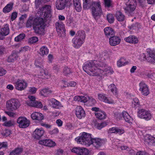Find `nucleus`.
<instances>
[{"label":"nucleus","instance_id":"f257e3e1","mask_svg":"<svg viewBox=\"0 0 155 155\" xmlns=\"http://www.w3.org/2000/svg\"><path fill=\"white\" fill-rule=\"evenodd\" d=\"M95 61H87L84 64L83 68L84 70L90 75L97 76L100 75L101 73L99 69H96L95 65Z\"/></svg>","mask_w":155,"mask_h":155},{"label":"nucleus","instance_id":"f03ea898","mask_svg":"<svg viewBox=\"0 0 155 155\" xmlns=\"http://www.w3.org/2000/svg\"><path fill=\"white\" fill-rule=\"evenodd\" d=\"M43 18L41 17L35 18L33 21V29L35 32L42 35L44 34V21Z\"/></svg>","mask_w":155,"mask_h":155},{"label":"nucleus","instance_id":"7ed1b4c3","mask_svg":"<svg viewBox=\"0 0 155 155\" xmlns=\"http://www.w3.org/2000/svg\"><path fill=\"white\" fill-rule=\"evenodd\" d=\"M75 140L78 143L89 146L92 144L93 139L91 138L90 134L83 132L78 138H76Z\"/></svg>","mask_w":155,"mask_h":155},{"label":"nucleus","instance_id":"20e7f679","mask_svg":"<svg viewBox=\"0 0 155 155\" xmlns=\"http://www.w3.org/2000/svg\"><path fill=\"white\" fill-rule=\"evenodd\" d=\"M38 13L41 15V17L45 19L51 16V9L50 5H45L39 8Z\"/></svg>","mask_w":155,"mask_h":155},{"label":"nucleus","instance_id":"39448f33","mask_svg":"<svg viewBox=\"0 0 155 155\" xmlns=\"http://www.w3.org/2000/svg\"><path fill=\"white\" fill-rule=\"evenodd\" d=\"M20 106L19 101L15 99H12L7 101L6 104V108L8 110L12 111L16 110Z\"/></svg>","mask_w":155,"mask_h":155},{"label":"nucleus","instance_id":"423d86ee","mask_svg":"<svg viewBox=\"0 0 155 155\" xmlns=\"http://www.w3.org/2000/svg\"><path fill=\"white\" fill-rule=\"evenodd\" d=\"M35 65L37 67L41 68L38 74V76L39 78L42 79H48L50 77V75L49 74L48 71L42 68L43 66L41 63L40 62L39 63L38 61H36L35 62Z\"/></svg>","mask_w":155,"mask_h":155},{"label":"nucleus","instance_id":"0eeeda50","mask_svg":"<svg viewBox=\"0 0 155 155\" xmlns=\"http://www.w3.org/2000/svg\"><path fill=\"white\" fill-rule=\"evenodd\" d=\"M92 6L91 7L92 15L96 19V17L100 16L102 12V9L99 2L94 3Z\"/></svg>","mask_w":155,"mask_h":155},{"label":"nucleus","instance_id":"6e6552de","mask_svg":"<svg viewBox=\"0 0 155 155\" xmlns=\"http://www.w3.org/2000/svg\"><path fill=\"white\" fill-rule=\"evenodd\" d=\"M135 0H129L126 3V6L124 8L126 13H130L133 12L136 8Z\"/></svg>","mask_w":155,"mask_h":155},{"label":"nucleus","instance_id":"1a4fd4ad","mask_svg":"<svg viewBox=\"0 0 155 155\" xmlns=\"http://www.w3.org/2000/svg\"><path fill=\"white\" fill-rule=\"evenodd\" d=\"M27 85V83L24 80L18 79L15 83V87L16 89L21 91L25 90Z\"/></svg>","mask_w":155,"mask_h":155},{"label":"nucleus","instance_id":"9d476101","mask_svg":"<svg viewBox=\"0 0 155 155\" xmlns=\"http://www.w3.org/2000/svg\"><path fill=\"white\" fill-rule=\"evenodd\" d=\"M17 122L18 124L19 127L21 128H25L29 126L30 122L25 117H19L17 119Z\"/></svg>","mask_w":155,"mask_h":155},{"label":"nucleus","instance_id":"9b49d317","mask_svg":"<svg viewBox=\"0 0 155 155\" xmlns=\"http://www.w3.org/2000/svg\"><path fill=\"white\" fill-rule=\"evenodd\" d=\"M72 152L76 153L77 155H88L89 154L88 150L85 148H82L80 147H76L73 148L71 150Z\"/></svg>","mask_w":155,"mask_h":155},{"label":"nucleus","instance_id":"f8f14e48","mask_svg":"<svg viewBox=\"0 0 155 155\" xmlns=\"http://www.w3.org/2000/svg\"><path fill=\"white\" fill-rule=\"evenodd\" d=\"M139 90L142 94L145 96L148 95L150 92L147 85L143 82H141L139 84Z\"/></svg>","mask_w":155,"mask_h":155},{"label":"nucleus","instance_id":"ddd939ff","mask_svg":"<svg viewBox=\"0 0 155 155\" xmlns=\"http://www.w3.org/2000/svg\"><path fill=\"white\" fill-rule=\"evenodd\" d=\"M70 2L69 0H57L55 3L56 8L58 10H62Z\"/></svg>","mask_w":155,"mask_h":155},{"label":"nucleus","instance_id":"4468645a","mask_svg":"<svg viewBox=\"0 0 155 155\" xmlns=\"http://www.w3.org/2000/svg\"><path fill=\"white\" fill-rule=\"evenodd\" d=\"M39 143L42 145L49 147H53L56 145V143L50 139L42 140L39 141Z\"/></svg>","mask_w":155,"mask_h":155},{"label":"nucleus","instance_id":"2eb2a0df","mask_svg":"<svg viewBox=\"0 0 155 155\" xmlns=\"http://www.w3.org/2000/svg\"><path fill=\"white\" fill-rule=\"evenodd\" d=\"M98 99L101 101L109 104L114 103V101L111 99L106 96L105 94H98Z\"/></svg>","mask_w":155,"mask_h":155},{"label":"nucleus","instance_id":"dca6fc26","mask_svg":"<svg viewBox=\"0 0 155 155\" xmlns=\"http://www.w3.org/2000/svg\"><path fill=\"white\" fill-rule=\"evenodd\" d=\"M76 115L79 119H81L85 116V113L84 109L80 106H78L75 109Z\"/></svg>","mask_w":155,"mask_h":155},{"label":"nucleus","instance_id":"f3484780","mask_svg":"<svg viewBox=\"0 0 155 155\" xmlns=\"http://www.w3.org/2000/svg\"><path fill=\"white\" fill-rule=\"evenodd\" d=\"M109 44L112 46H115L119 45L120 42V39L118 37L113 36L109 38Z\"/></svg>","mask_w":155,"mask_h":155},{"label":"nucleus","instance_id":"a211bd4d","mask_svg":"<svg viewBox=\"0 0 155 155\" xmlns=\"http://www.w3.org/2000/svg\"><path fill=\"white\" fill-rule=\"evenodd\" d=\"M45 133L44 130L41 128H37L33 133L34 138L39 139Z\"/></svg>","mask_w":155,"mask_h":155},{"label":"nucleus","instance_id":"6ab92c4d","mask_svg":"<svg viewBox=\"0 0 155 155\" xmlns=\"http://www.w3.org/2000/svg\"><path fill=\"white\" fill-rule=\"evenodd\" d=\"M31 117L33 120H37L39 121H41L44 118V116L41 113L36 112L31 114Z\"/></svg>","mask_w":155,"mask_h":155},{"label":"nucleus","instance_id":"aec40b11","mask_svg":"<svg viewBox=\"0 0 155 155\" xmlns=\"http://www.w3.org/2000/svg\"><path fill=\"white\" fill-rule=\"evenodd\" d=\"M144 142L146 144L152 146L153 145L154 137L151 135H147L144 138Z\"/></svg>","mask_w":155,"mask_h":155},{"label":"nucleus","instance_id":"412c9836","mask_svg":"<svg viewBox=\"0 0 155 155\" xmlns=\"http://www.w3.org/2000/svg\"><path fill=\"white\" fill-rule=\"evenodd\" d=\"M105 35L108 38L114 36V30L110 27H107L104 30Z\"/></svg>","mask_w":155,"mask_h":155},{"label":"nucleus","instance_id":"4be33fe9","mask_svg":"<svg viewBox=\"0 0 155 155\" xmlns=\"http://www.w3.org/2000/svg\"><path fill=\"white\" fill-rule=\"evenodd\" d=\"M147 61L153 64H155V53L150 51L149 53V56L146 58Z\"/></svg>","mask_w":155,"mask_h":155},{"label":"nucleus","instance_id":"5701e85b","mask_svg":"<svg viewBox=\"0 0 155 155\" xmlns=\"http://www.w3.org/2000/svg\"><path fill=\"white\" fill-rule=\"evenodd\" d=\"M84 40L80 38L75 37L72 40V42L74 44V47L76 48H78L81 46Z\"/></svg>","mask_w":155,"mask_h":155},{"label":"nucleus","instance_id":"b1692460","mask_svg":"<svg viewBox=\"0 0 155 155\" xmlns=\"http://www.w3.org/2000/svg\"><path fill=\"white\" fill-rule=\"evenodd\" d=\"M124 40L127 42L134 44L137 43L138 41L137 38L133 35L126 38Z\"/></svg>","mask_w":155,"mask_h":155},{"label":"nucleus","instance_id":"393cba45","mask_svg":"<svg viewBox=\"0 0 155 155\" xmlns=\"http://www.w3.org/2000/svg\"><path fill=\"white\" fill-rule=\"evenodd\" d=\"M52 91L50 88H46L41 90L40 94L41 95L45 97H46L52 94Z\"/></svg>","mask_w":155,"mask_h":155},{"label":"nucleus","instance_id":"a878e982","mask_svg":"<svg viewBox=\"0 0 155 155\" xmlns=\"http://www.w3.org/2000/svg\"><path fill=\"white\" fill-rule=\"evenodd\" d=\"M117 19L119 21H123L125 19V16L120 11H117L115 14Z\"/></svg>","mask_w":155,"mask_h":155},{"label":"nucleus","instance_id":"bb28decb","mask_svg":"<svg viewBox=\"0 0 155 155\" xmlns=\"http://www.w3.org/2000/svg\"><path fill=\"white\" fill-rule=\"evenodd\" d=\"M83 7L84 9H87L92 6L93 4L96 2H91L90 0H83Z\"/></svg>","mask_w":155,"mask_h":155},{"label":"nucleus","instance_id":"cd10ccee","mask_svg":"<svg viewBox=\"0 0 155 155\" xmlns=\"http://www.w3.org/2000/svg\"><path fill=\"white\" fill-rule=\"evenodd\" d=\"M99 70L101 71L99 72V73H101L100 75L97 76H101L103 74V73L104 72H105L107 73H112L113 72V71L111 69V68L108 66L107 65L106 66V68H104L103 69H99Z\"/></svg>","mask_w":155,"mask_h":155},{"label":"nucleus","instance_id":"c85d7f7f","mask_svg":"<svg viewBox=\"0 0 155 155\" xmlns=\"http://www.w3.org/2000/svg\"><path fill=\"white\" fill-rule=\"evenodd\" d=\"M103 143L102 140L99 138L93 139L92 144L96 147H100Z\"/></svg>","mask_w":155,"mask_h":155},{"label":"nucleus","instance_id":"c756f323","mask_svg":"<svg viewBox=\"0 0 155 155\" xmlns=\"http://www.w3.org/2000/svg\"><path fill=\"white\" fill-rule=\"evenodd\" d=\"M96 61L95 62L96 69H103L106 67L107 65H106L105 63L100 61Z\"/></svg>","mask_w":155,"mask_h":155},{"label":"nucleus","instance_id":"7c9ffc66","mask_svg":"<svg viewBox=\"0 0 155 155\" xmlns=\"http://www.w3.org/2000/svg\"><path fill=\"white\" fill-rule=\"evenodd\" d=\"M98 56L100 58V60L104 61L107 59L108 58L109 55L106 51H103L99 53Z\"/></svg>","mask_w":155,"mask_h":155},{"label":"nucleus","instance_id":"2f4dec72","mask_svg":"<svg viewBox=\"0 0 155 155\" xmlns=\"http://www.w3.org/2000/svg\"><path fill=\"white\" fill-rule=\"evenodd\" d=\"M51 102L52 106L53 108H59L61 106V103L55 99H52L51 100Z\"/></svg>","mask_w":155,"mask_h":155},{"label":"nucleus","instance_id":"473e14b6","mask_svg":"<svg viewBox=\"0 0 155 155\" xmlns=\"http://www.w3.org/2000/svg\"><path fill=\"white\" fill-rule=\"evenodd\" d=\"M122 114L123 117L126 122L130 123L131 122L132 118L126 111H123Z\"/></svg>","mask_w":155,"mask_h":155},{"label":"nucleus","instance_id":"72a5a7b5","mask_svg":"<svg viewBox=\"0 0 155 155\" xmlns=\"http://www.w3.org/2000/svg\"><path fill=\"white\" fill-rule=\"evenodd\" d=\"M95 115L97 118L100 120L104 119L106 117V114L105 112L102 111H99L95 113Z\"/></svg>","mask_w":155,"mask_h":155},{"label":"nucleus","instance_id":"f704fd0d","mask_svg":"<svg viewBox=\"0 0 155 155\" xmlns=\"http://www.w3.org/2000/svg\"><path fill=\"white\" fill-rule=\"evenodd\" d=\"M13 3H10L9 4H7L3 9V12L5 13H8L12 9Z\"/></svg>","mask_w":155,"mask_h":155},{"label":"nucleus","instance_id":"c9c22d12","mask_svg":"<svg viewBox=\"0 0 155 155\" xmlns=\"http://www.w3.org/2000/svg\"><path fill=\"white\" fill-rule=\"evenodd\" d=\"M23 149L21 148H17L10 153L9 155H19L22 152Z\"/></svg>","mask_w":155,"mask_h":155},{"label":"nucleus","instance_id":"e433bc0d","mask_svg":"<svg viewBox=\"0 0 155 155\" xmlns=\"http://www.w3.org/2000/svg\"><path fill=\"white\" fill-rule=\"evenodd\" d=\"M55 27L57 31L65 28L64 24L61 22H58L55 23Z\"/></svg>","mask_w":155,"mask_h":155},{"label":"nucleus","instance_id":"4c0bfd02","mask_svg":"<svg viewBox=\"0 0 155 155\" xmlns=\"http://www.w3.org/2000/svg\"><path fill=\"white\" fill-rule=\"evenodd\" d=\"M1 31L4 34V35H7L9 32V26L8 24H6L4 28L1 29Z\"/></svg>","mask_w":155,"mask_h":155},{"label":"nucleus","instance_id":"58836bf2","mask_svg":"<svg viewBox=\"0 0 155 155\" xmlns=\"http://www.w3.org/2000/svg\"><path fill=\"white\" fill-rule=\"evenodd\" d=\"M76 35H77V36L76 37V38H80V39H81L82 40L84 41L85 37L84 32V31L82 30L79 31Z\"/></svg>","mask_w":155,"mask_h":155},{"label":"nucleus","instance_id":"ea45409f","mask_svg":"<svg viewBox=\"0 0 155 155\" xmlns=\"http://www.w3.org/2000/svg\"><path fill=\"white\" fill-rule=\"evenodd\" d=\"M49 50L45 46H42L40 49V54L42 55H47L48 53Z\"/></svg>","mask_w":155,"mask_h":155},{"label":"nucleus","instance_id":"a19ab883","mask_svg":"<svg viewBox=\"0 0 155 155\" xmlns=\"http://www.w3.org/2000/svg\"><path fill=\"white\" fill-rule=\"evenodd\" d=\"M128 63V61H126L125 59L123 58H120L117 62V65L118 66L121 67L122 66L127 64Z\"/></svg>","mask_w":155,"mask_h":155},{"label":"nucleus","instance_id":"79ce46f5","mask_svg":"<svg viewBox=\"0 0 155 155\" xmlns=\"http://www.w3.org/2000/svg\"><path fill=\"white\" fill-rule=\"evenodd\" d=\"M38 40V38L36 37H33L29 38L28 42L29 43L32 44L37 42Z\"/></svg>","mask_w":155,"mask_h":155},{"label":"nucleus","instance_id":"37998d69","mask_svg":"<svg viewBox=\"0 0 155 155\" xmlns=\"http://www.w3.org/2000/svg\"><path fill=\"white\" fill-rule=\"evenodd\" d=\"M147 111L143 109H141L139 110L138 112V117L141 118H143L145 114L147 113Z\"/></svg>","mask_w":155,"mask_h":155},{"label":"nucleus","instance_id":"c03bdc74","mask_svg":"<svg viewBox=\"0 0 155 155\" xmlns=\"http://www.w3.org/2000/svg\"><path fill=\"white\" fill-rule=\"evenodd\" d=\"M107 19L110 23H113L114 20V17L112 14H109L107 15Z\"/></svg>","mask_w":155,"mask_h":155},{"label":"nucleus","instance_id":"a18cd8bd","mask_svg":"<svg viewBox=\"0 0 155 155\" xmlns=\"http://www.w3.org/2000/svg\"><path fill=\"white\" fill-rule=\"evenodd\" d=\"M25 37V35L24 34L22 33L16 37L15 40V41L18 42L23 39Z\"/></svg>","mask_w":155,"mask_h":155},{"label":"nucleus","instance_id":"49530a36","mask_svg":"<svg viewBox=\"0 0 155 155\" xmlns=\"http://www.w3.org/2000/svg\"><path fill=\"white\" fill-rule=\"evenodd\" d=\"M16 54L15 53H13L10 55L8 59V61L9 62H13L16 59Z\"/></svg>","mask_w":155,"mask_h":155},{"label":"nucleus","instance_id":"de8ad7c7","mask_svg":"<svg viewBox=\"0 0 155 155\" xmlns=\"http://www.w3.org/2000/svg\"><path fill=\"white\" fill-rule=\"evenodd\" d=\"M15 123V122L13 120H10L5 122L3 124V125L6 127H10L14 125Z\"/></svg>","mask_w":155,"mask_h":155},{"label":"nucleus","instance_id":"09e8293b","mask_svg":"<svg viewBox=\"0 0 155 155\" xmlns=\"http://www.w3.org/2000/svg\"><path fill=\"white\" fill-rule=\"evenodd\" d=\"M58 36L61 38H63L65 36V29L64 28L59 31H57Z\"/></svg>","mask_w":155,"mask_h":155},{"label":"nucleus","instance_id":"8fccbe9b","mask_svg":"<svg viewBox=\"0 0 155 155\" xmlns=\"http://www.w3.org/2000/svg\"><path fill=\"white\" fill-rule=\"evenodd\" d=\"M71 71L70 69L68 67H65L63 70V73L64 74L66 75L68 74H70L71 73Z\"/></svg>","mask_w":155,"mask_h":155},{"label":"nucleus","instance_id":"3c124183","mask_svg":"<svg viewBox=\"0 0 155 155\" xmlns=\"http://www.w3.org/2000/svg\"><path fill=\"white\" fill-rule=\"evenodd\" d=\"M107 125V124L106 123L103 122L101 123H97L96 124V126L98 129L100 130L106 126Z\"/></svg>","mask_w":155,"mask_h":155},{"label":"nucleus","instance_id":"603ef678","mask_svg":"<svg viewBox=\"0 0 155 155\" xmlns=\"http://www.w3.org/2000/svg\"><path fill=\"white\" fill-rule=\"evenodd\" d=\"M106 7L108 8L112 7V1L111 0H104Z\"/></svg>","mask_w":155,"mask_h":155},{"label":"nucleus","instance_id":"864d4df0","mask_svg":"<svg viewBox=\"0 0 155 155\" xmlns=\"http://www.w3.org/2000/svg\"><path fill=\"white\" fill-rule=\"evenodd\" d=\"M110 86L111 88L110 89L111 91L113 93H114L115 94H117V89L115 85L114 84H111L110 85Z\"/></svg>","mask_w":155,"mask_h":155},{"label":"nucleus","instance_id":"5fc2aeb1","mask_svg":"<svg viewBox=\"0 0 155 155\" xmlns=\"http://www.w3.org/2000/svg\"><path fill=\"white\" fill-rule=\"evenodd\" d=\"M77 85V83L76 82L74 81H71V82L67 83L66 86H63V87H74Z\"/></svg>","mask_w":155,"mask_h":155},{"label":"nucleus","instance_id":"6e6d98bb","mask_svg":"<svg viewBox=\"0 0 155 155\" xmlns=\"http://www.w3.org/2000/svg\"><path fill=\"white\" fill-rule=\"evenodd\" d=\"M37 108H41L42 107V105L41 102L35 101L34 107Z\"/></svg>","mask_w":155,"mask_h":155},{"label":"nucleus","instance_id":"4d7b16f0","mask_svg":"<svg viewBox=\"0 0 155 155\" xmlns=\"http://www.w3.org/2000/svg\"><path fill=\"white\" fill-rule=\"evenodd\" d=\"M33 21L34 20H32L31 19H28L26 24V26L27 27H31L32 25L33 27Z\"/></svg>","mask_w":155,"mask_h":155},{"label":"nucleus","instance_id":"13d9d810","mask_svg":"<svg viewBox=\"0 0 155 155\" xmlns=\"http://www.w3.org/2000/svg\"><path fill=\"white\" fill-rule=\"evenodd\" d=\"M151 114L148 111H147V113H146V114H145L143 119H144L147 120H149L151 118Z\"/></svg>","mask_w":155,"mask_h":155},{"label":"nucleus","instance_id":"bf43d9fd","mask_svg":"<svg viewBox=\"0 0 155 155\" xmlns=\"http://www.w3.org/2000/svg\"><path fill=\"white\" fill-rule=\"evenodd\" d=\"M76 10L78 12H80L81 11V7L80 5V3L74 5Z\"/></svg>","mask_w":155,"mask_h":155},{"label":"nucleus","instance_id":"052dcab7","mask_svg":"<svg viewBox=\"0 0 155 155\" xmlns=\"http://www.w3.org/2000/svg\"><path fill=\"white\" fill-rule=\"evenodd\" d=\"M35 101H26V103L29 106L34 107V105Z\"/></svg>","mask_w":155,"mask_h":155},{"label":"nucleus","instance_id":"680f3d73","mask_svg":"<svg viewBox=\"0 0 155 155\" xmlns=\"http://www.w3.org/2000/svg\"><path fill=\"white\" fill-rule=\"evenodd\" d=\"M35 6L37 8H38L42 3L40 0H35Z\"/></svg>","mask_w":155,"mask_h":155},{"label":"nucleus","instance_id":"e2e57ef3","mask_svg":"<svg viewBox=\"0 0 155 155\" xmlns=\"http://www.w3.org/2000/svg\"><path fill=\"white\" fill-rule=\"evenodd\" d=\"M10 134V132L9 130H5L2 133V134L4 136H7Z\"/></svg>","mask_w":155,"mask_h":155},{"label":"nucleus","instance_id":"0e129e2a","mask_svg":"<svg viewBox=\"0 0 155 155\" xmlns=\"http://www.w3.org/2000/svg\"><path fill=\"white\" fill-rule=\"evenodd\" d=\"M37 90V88L34 87H30L29 91L31 94H35Z\"/></svg>","mask_w":155,"mask_h":155},{"label":"nucleus","instance_id":"69168bd1","mask_svg":"<svg viewBox=\"0 0 155 155\" xmlns=\"http://www.w3.org/2000/svg\"><path fill=\"white\" fill-rule=\"evenodd\" d=\"M5 113L10 117H15L16 114L15 113L10 111H5Z\"/></svg>","mask_w":155,"mask_h":155},{"label":"nucleus","instance_id":"338daca9","mask_svg":"<svg viewBox=\"0 0 155 155\" xmlns=\"http://www.w3.org/2000/svg\"><path fill=\"white\" fill-rule=\"evenodd\" d=\"M17 13L16 12H13L12 13L11 15V20L12 21L14 20L17 17Z\"/></svg>","mask_w":155,"mask_h":155},{"label":"nucleus","instance_id":"774afa93","mask_svg":"<svg viewBox=\"0 0 155 155\" xmlns=\"http://www.w3.org/2000/svg\"><path fill=\"white\" fill-rule=\"evenodd\" d=\"M136 155H149L146 152L143 151H139L137 152Z\"/></svg>","mask_w":155,"mask_h":155}]
</instances>
